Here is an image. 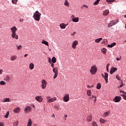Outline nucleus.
<instances>
[{"label": "nucleus", "mask_w": 126, "mask_h": 126, "mask_svg": "<svg viewBox=\"0 0 126 126\" xmlns=\"http://www.w3.org/2000/svg\"><path fill=\"white\" fill-rule=\"evenodd\" d=\"M0 74H2V69H0Z\"/></svg>", "instance_id": "57"}, {"label": "nucleus", "mask_w": 126, "mask_h": 126, "mask_svg": "<svg viewBox=\"0 0 126 126\" xmlns=\"http://www.w3.org/2000/svg\"><path fill=\"white\" fill-rule=\"evenodd\" d=\"M77 45H78V41L75 40L72 43V48L73 49H75V48H76V46H77Z\"/></svg>", "instance_id": "11"}, {"label": "nucleus", "mask_w": 126, "mask_h": 126, "mask_svg": "<svg viewBox=\"0 0 126 126\" xmlns=\"http://www.w3.org/2000/svg\"><path fill=\"white\" fill-rule=\"evenodd\" d=\"M17 0H12V3H14V4H16L17 2Z\"/></svg>", "instance_id": "40"}, {"label": "nucleus", "mask_w": 126, "mask_h": 126, "mask_svg": "<svg viewBox=\"0 0 126 126\" xmlns=\"http://www.w3.org/2000/svg\"><path fill=\"white\" fill-rule=\"evenodd\" d=\"M32 110V107L30 106H27L24 109V112L26 114H28Z\"/></svg>", "instance_id": "7"}, {"label": "nucleus", "mask_w": 126, "mask_h": 126, "mask_svg": "<svg viewBox=\"0 0 126 126\" xmlns=\"http://www.w3.org/2000/svg\"><path fill=\"white\" fill-rule=\"evenodd\" d=\"M120 93H122V94H126V93L124 91H123L122 90L120 91Z\"/></svg>", "instance_id": "47"}, {"label": "nucleus", "mask_w": 126, "mask_h": 126, "mask_svg": "<svg viewBox=\"0 0 126 126\" xmlns=\"http://www.w3.org/2000/svg\"><path fill=\"white\" fill-rule=\"evenodd\" d=\"M55 117H56V116L55 115V114L52 115V117H53V118H55Z\"/></svg>", "instance_id": "64"}, {"label": "nucleus", "mask_w": 126, "mask_h": 126, "mask_svg": "<svg viewBox=\"0 0 126 126\" xmlns=\"http://www.w3.org/2000/svg\"><path fill=\"white\" fill-rule=\"evenodd\" d=\"M97 89H101V84L98 83L96 86Z\"/></svg>", "instance_id": "36"}, {"label": "nucleus", "mask_w": 126, "mask_h": 126, "mask_svg": "<svg viewBox=\"0 0 126 126\" xmlns=\"http://www.w3.org/2000/svg\"><path fill=\"white\" fill-rule=\"evenodd\" d=\"M51 66H52V67H53V68H54V67H55V64H54V63H51Z\"/></svg>", "instance_id": "55"}, {"label": "nucleus", "mask_w": 126, "mask_h": 126, "mask_svg": "<svg viewBox=\"0 0 126 126\" xmlns=\"http://www.w3.org/2000/svg\"><path fill=\"white\" fill-rule=\"evenodd\" d=\"M53 71L55 74H58V67H55L53 69Z\"/></svg>", "instance_id": "21"}, {"label": "nucleus", "mask_w": 126, "mask_h": 126, "mask_svg": "<svg viewBox=\"0 0 126 126\" xmlns=\"http://www.w3.org/2000/svg\"><path fill=\"white\" fill-rule=\"evenodd\" d=\"M66 118H67V115H65L64 116V119L65 121H66Z\"/></svg>", "instance_id": "49"}, {"label": "nucleus", "mask_w": 126, "mask_h": 126, "mask_svg": "<svg viewBox=\"0 0 126 126\" xmlns=\"http://www.w3.org/2000/svg\"><path fill=\"white\" fill-rule=\"evenodd\" d=\"M94 103H96V101H97V97H94Z\"/></svg>", "instance_id": "51"}, {"label": "nucleus", "mask_w": 126, "mask_h": 126, "mask_svg": "<svg viewBox=\"0 0 126 126\" xmlns=\"http://www.w3.org/2000/svg\"><path fill=\"white\" fill-rule=\"evenodd\" d=\"M100 1V0H96L94 3V5H97L99 3V2Z\"/></svg>", "instance_id": "37"}, {"label": "nucleus", "mask_w": 126, "mask_h": 126, "mask_svg": "<svg viewBox=\"0 0 126 126\" xmlns=\"http://www.w3.org/2000/svg\"><path fill=\"white\" fill-rule=\"evenodd\" d=\"M65 27H66V26H65V24L62 23L60 24V28H61V29H65Z\"/></svg>", "instance_id": "20"}, {"label": "nucleus", "mask_w": 126, "mask_h": 126, "mask_svg": "<svg viewBox=\"0 0 126 126\" xmlns=\"http://www.w3.org/2000/svg\"><path fill=\"white\" fill-rule=\"evenodd\" d=\"M115 0H106V1L109 2H113L115 1Z\"/></svg>", "instance_id": "43"}, {"label": "nucleus", "mask_w": 126, "mask_h": 126, "mask_svg": "<svg viewBox=\"0 0 126 126\" xmlns=\"http://www.w3.org/2000/svg\"><path fill=\"white\" fill-rule=\"evenodd\" d=\"M108 14H109L108 10H106L103 12V15H107Z\"/></svg>", "instance_id": "31"}, {"label": "nucleus", "mask_w": 126, "mask_h": 126, "mask_svg": "<svg viewBox=\"0 0 126 126\" xmlns=\"http://www.w3.org/2000/svg\"><path fill=\"white\" fill-rule=\"evenodd\" d=\"M35 100H36L37 102L41 103V102L43 101V98H42V96H37L35 97Z\"/></svg>", "instance_id": "9"}, {"label": "nucleus", "mask_w": 126, "mask_h": 126, "mask_svg": "<svg viewBox=\"0 0 126 126\" xmlns=\"http://www.w3.org/2000/svg\"><path fill=\"white\" fill-rule=\"evenodd\" d=\"M118 22H119V20H113L110 23H109L108 26L107 27H108L109 28L112 27V26H114V25H115V24H117V23H118Z\"/></svg>", "instance_id": "3"}, {"label": "nucleus", "mask_w": 126, "mask_h": 126, "mask_svg": "<svg viewBox=\"0 0 126 126\" xmlns=\"http://www.w3.org/2000/svg\"><path fill=\"white\" fill-rule=\"evenodd\" d=\"M109 66H110V64L108 63L107 66H106V69H109Z\"/></svg>", "instance_id": "52"}, {"label": "nucleus", "mask_w": 126, "mask_h": 126, "mask_svg": "<svg viewBox=\"0 0 126 126\" xmlns=\"http://www.w3.org/2000/svg\"><path fill=\"white\" fill-rule=\"evenodd\" d=\"M19 122L18 121H16L13 123V126H18Z\"/></svg>", "instance_id": "35"}, {"label": "nucleus", "mask_w": 126, "mask_h": 126, "mask_svg": "<svg viewBox=\"0 0 126 126\" xmlns=\"http://www.w3.org/2000/svg\"><path fill=\"white\" fill-rule=\"evenodd\" d=\"M117 43L116 42H113L112 43H111L110 45V44H108L107 45V47L108 48H113V47H114V46H116V44Z\"/></svg>", "instance_id": "17"}, {"label": "nucleus", "mask_w": 126, "mask_h": 126, "mask_svg": "<svg viewBox=\"0 0 126 126\" xmlns=\"http://www.w3.org/2000/svg\"><path fill=\"white\" fill-rule=\"evenodd\" d=\"M58 74H55V75L53 77L54 79H56V78H57V77H58Z\"/></svg>", "instance_id": "42"}, {"label": "nucleus", "mask_w": 126, "mask_h": 126, "mask_svg": "<svg viewBox=\"0 0 126 126\" xmlns=\"http://www.w3.org/2000/svg\"><path fill=\"white\" fill-rule=\"evenodd\" d=\"M57 100V97H54L52 98H50V99L49 100V103H52V102H54Z\"/></svg>", "instance_id": "22"}, {"label": "nucleus", "mask_w": 126, "mask_h": 126, "mask_svg": "<svg viewBox=\"0 0 126 126\" xmlns=\"http://www.w3.org/2000/svg\"><path fill=\"white\" fill-rule=\"evenodd\" d=\"M48 62H49V63H52V60L50 59V58L48 59Z\"/></svg>", "instance_id": "54"}, {"label": "nucleus", "mask_w": 126, "mask_h": 126, "mask_svg": "<svg viewBox=\"0 0 126 126\" xmlns=\"http://www.w3.org/2000/svg\"><path fill=\"white\" fill-rule=\"evenodd\" d=\"M21 49H22V46L19 45V46H17V49L18 50H21Z\"/></svg>", "instance_id": "39"}, {"label": "nucleus", "mask_w": 126, "mask_h": 126, "mask_svg": "<svg viewBox=\"0 0 126 126\" xmlns=\"http://www.w3.org/2000/svg\"><path fill=\"white\" fill-rule=\"evenodd\" d=\"M10 101V99L9 98H5L4 99L3 102H9Z\"/></svg>", "instance_id": "34"}, {"label": "nucleus", "mask_w": 126, "mask_h": 126, "mask_svg": "<svg viewBox=\"0 0 126 126\" xmlns=\"http://www.w3.org/2000/svg\"><path fill=\"white\" fill-rule=\"evenodd\" d=\"M117 70H118V68H117V67H112L110 71V74H113V73H114V72H116V71Z\"/></svg>", "instance_id": "8"}, {"label": "nucleus", "mask_w": 126, "mask_h": 126, "mask_svg": "<svg viewBox=\"0 0 126 126\" xmlns=\"http://www.w3.org/2000/svg\"><path fill=\"white\" fill-rule=\"evenodd\" d=\"M95 97H96V96L92 95L91 99H94V98H95Z\"/></svg>", "instance_id": "50"}, {"label": "nucleus", "mask_w": 126, "mask_h": 126, "mask_svg": "<svg viewBox=\"0 0 126 126\" xmlns=\"http://www.w3.org/2000/svg\"><path fill=\"white\" fill-rule=\"evenodd\" d=\"M102 40H103V38H97L95 39V43H100Z\"/></svg>", "instance_id": "23"}, {"label": "nucleus", "mask_w": 126, "mask_h": 126, "mask_svg": "<svg viewBox=\"0 0 126 126\" xmlns=\"http://www.w3.org/2000/svg\"><path fill=\"white\" fill-rule=\"evenodd\" d=\"M19 21H20V22H23V21H24V19H20L19 20Z\"/></svg>", "instance_id": "53"}, {"label": "nucleus", "mask_w": 126, "mask_h": 126, "mask_svg": "<svg viewBox=\"0 0 126 126\" xmlns=\"http://www.w3.org/2000/svg\"><path fill=\"white\" fill-rule=\"evenodd\" d=\"M75 32H74L73 33L71 34V36H74V34H75Z\"/></svg>", "instance_id": "59"}, {"label": "nucleus", "mask_w": 126, "mask_h": 126, "mask_svg": "<svg viewBox=\"0 0 126 126\" xmlns=\"http://www.w3.org/2000/svg\"><path fill=\"white\" fill-rule=\"evenodd\" d=\"M32 126V120L31 119H29L27 126Z\"/></svg>", "instance_id": "27"}, {"label": "nucleus", "mask_w": 126, "mask_h": 126, "mask_svg": "<svg viewBox=\"0 0 126 126\" xmlns=\"http://www.w3.org/2000/svg\"><path fill=\"white\" fill-rule=\"evenodd\" d=\"M87 121L89 122H91L92 121V116H88V117H87Z\"/></svg>", "instance_id": "19"}, {"label": "nucleus", "mask_w": 126, "mask_h": 126, "mask_svg": "<svg viewBox=\"0 0 126 126\" xmlns=\"http://www.w3.org/2000/svg\"><path fill=\"white\" fill-rule=\"evenodd\" d=\"M41 86L42 87V89H45L46 87H47V81H46V80H42L41 81Z\"/></svg>", "instance_id": "4"}, {"label": "nucleus", "mask_w": 126, "mask_h": 126, "mask_svg": "<svg viewBox=\"0 0 126 126\" xmlns=\"http://www.w3.org/2000/svg\"><path fill=\"white\" fill-rule=\"evenodd\" d=\"M110 114H111V111L108 110L106 112L104 113L103 115V118H106V117H108L109 116Z\"/></svg>", "instance_id": "12"}, {"label": "nucleus", "mask_w": 126, "mask_h": 126, "mask_svg": "<svg viewBox=\"0 0 126 126\" xmlns=\"http://www.w3.org/2000/svg\"><path fill=\"white\" fill-rule=\"evenodd\" d=\"M52 62L53 63H57V59L56 58V57H53L52 58Z\"/></svg>", "instance_id": "26"}, {"label": "nucleus", "mask_w": 126, "mask_h": 126, "mask_svg": "<svg viewBox=\"0 0 126 126\" xmlns=\"http://www.w3.org/2000/svg\"><path fill=\"white\" fill-rule=\"evenodd\" d=\"M87 94L88 95V96H91V90H88L87 91Z\"/></svg>", "instance_id": "30"}, {"label": "nucleus", "mask_w": 126, "mask_h": 126, "mask_svg": "<svg viewBox=\"0 0 126 126\" xmlns=\"http://www.w3.org/2000/svg\"><path fill=\"white\" fill-rule=\"evenodd\" d=\"M63 100L64 102H68V101H69V94H66L65 96L63 97Z\"/></svg>", "instance_id": "5"}, {"label": "nucleus", "mask_w": 126, "mask_h": 126, "mask_svg": "<svg viewBox=\"0 0 126 126\" xmlns=\"http://www.w3.org/2000/svg\"><path fill=\"white\" fill-rule=\"evenodd\" d=\"M101 76H102V77H103V78H104L105 77V75H104V74H102Z\"/></svg>", "instance_id": "60"}, {"label": "nucleus", "mask_w": 126, "mask_h": 126, "mask_svg": "<svg viewBox=\"0 0 126 126\" xmlns=\"http://www.w3.org/2000/svg\"><path fill=\"white\" fill-rule=\"evenodd\" d=\"M72 21H73V22H78V21H79V18L78 17L73 18L72 19Z\"/></svg>", "instance_id": "18"}, {"label": "nucleus", "mask_w": 126, "mask_h": 126, "mask_svg": "<svg viewBox=\"0 0 126 126\" xmlns=\"http://www.w3.org/2000/svg\"><path fill=\"white\" fill-rule=\"evenodd\" d=\"M46 99L47 100V103H49V101L51 99V97L50 96H47Z\"/></svg>", "instance_id": "41"}, {"label": "nucleus", "mask_w": 126, "mask_h": 126, "mask_svg": "<svg viewBox=\"0 0 126 126\" xmlns=\"http://www.w3.org/2000/svg\"><path fill=\"white\" fill-rule=\"evenodd\" d=\"M8 116H9V111H7L5 115L4 116V118L7 119L8 118Z\"/></svg>", "instance_id": "33"}, {"label": "nucleus", "mask_w": 126, "mask_h": 126, "mask_svg": "<svg viewBox=\"0 0 126 126\" xmlns=\"http://www.w3.org/2000/svg\"><path fill=\"white\" fill-rule=\"evenodd\" d=\"M16 59H17V56H15V55H13L10 58V61H15V60H16Z\"/></svg>", "instance_id": "16"}, {"label": "nucleus", "mask_w": 126, "mask_h": 126, "mask_svg": "<svg viewBox=\"0 0 126 126\" xmlns=\"http://www.w3.org/2000/svg\"><path fill=\"white\" fill-rule=\"evenodd\" d=\"M54 108L56 110H59V106L58 105H54Z\"/></svg>", "instance_id": "46"}, {"label": "nucleus", "mask_w": 126, "mask_h": 126, "mask_svg": "<svg viewBox=\"0 0 126 126\" xmlns=\"http://www.w3.org/2000/svg\"><path fill=\"white\" fill-rule=\"evenodd\" d=\"M116 60H117V61H120V58H116Z\"/></svg>", "instance_id": "62"}, {"label": "nucleus", "mask_w": 126, "mask_h": 126, "mask_svg": "<svg viewBox=\"0 0 126 126\" xmlns=\"http://www.w3.org/2000/svg\"><path fill=\"white\" fill-rule=\"evenodd\" d=\"M116 78H117V79L118 80H121V78H120V76H118V75H116Z\"/></svg>", "instance_id": "44"}, {"label": "nucleus", "mask_w": 126, "mask_h": 126, "mask_svg": "<svg viewBox=\"0 0 126 126\" xmlns=\"http://www.w3.org/2000/svg\"><path fill=\"white\" fill-rule=\"evenodd\" d=\"M99 122L101 123V124H105L106 122H107V120H105L104 119L101 118L99 120Z\"/></svg>", "instance_id": "25"}, {"label": "nucleus", "mask_w": 126, "mask_h": 126, "mask_svg": "<svg viewBox=\"0 0 126 126\" xmlns=\"http://www.w3.org/2000/svg\"><path fill=\"white\" fill-rule=\"evenodd\" d=\"M21 110L19 108V107H16L15 109H14L13 112L14 113H15L16 114H17L18 113H20V111Z\"/></svg>", "instance_id": "14"}, {"label": "nucleus", "mask_w": 126, "mask_h": 126, "mask_svg": "<svg viewBox=\"0 0 126 126\" xmlns=\"http://www.w3.org/2000/svg\"><path fill=\"white\" fill-rule=\"evenodd\" d=\"M90 72L93 75L96 74V72H97V66L95 65H94L91 67Z\"/></svg>", "instance_id": "2"}, {"label": "nucleus", "mask_w": 126, "mask_h": 126, "mask_svg": "<svg viewBox=\"0 0 126 126\" xmlns=\"http://www.w3.org/2000/svg\"><path fill=\"white\" fill-rule=\"evenodd\" d=\"M109 76V74H108V73H104V79L105 80L106 83H108V77Z\"/></svg>", "instance_id": "15"}, {"label": "nucleus", "mask_w": 126, "mask_h": 126, "mask_svg": "<svg viewBox=\"0 0 126 126\" xmlns=\"http://www.w3.org/2000/svg\"><path fill=\"white\" fill-rule=\"evenodd\" d=\"M122 100V97L120 96H115L114 99H113L114 102H115V103H118L120 102V101Z\"/></svg>", "instance_id": "6"}, {"label": "nucleus", "mask_w": 126, "mask_h": 126, "mask_svg": "<svg viewBox=\"0 0 126 126\" xmlns=\"http://www.w3.org/2000/svg\"><path fill=\"white\" fill-rule=\"evenodd\" d=\"M0 126H4V125H3V123H2V122L0 123Z\"/></svg>", "instance_id": "56"}, {"label": "nucleus", "mask_w": 126, "mask_h": 126, "mask_svg": "<svg viewBox=\"0 0 126 126\" xmlns=\"http://www.w3.org/2000/svg\"><path fill=\"white\" fill-rule=\"evenodd\" d=\"M6 80H9V77L7 76L6 77Z\"/></svg>", "instance_id": "58"}, {"label": "nucleus", "mask_w": 126, "mask_h": 126, "mask_svg": "<svg viewBox=\"0 0 126 126\" xmlns=\"http://www.w3.org/2000/svg\"><path fill=\"white\" fill-rule=\"evenodd\" d=\"M10 30L12 32V34H13L14 33H16V31H17V28H16V27L14 26L10 29Z\"/></svg>", "instance_id": "10"}, {"label": "nucleus", "mask_w": 126, "mask_h": 126, "mask_svg": "<svg viewBox=\"0 0 126 126\" xmlns=\"http://www.w3.org/2000/svg\"><path fill=\"white\" fill-rule=\"evenodd\" d=\"M41 15H42L41 13L39 12L38 11H36L33 13L32 17L34 18V20H36V21H40V19H41Z\"/></svg>", "instance_id": "1"}, {"label": "nucleus", "mask_w": 126, "mask_h": 126, "mask_svg": "<svg viewBox=\"0 0 126 126\" xmlns=\"http://www.w3.org/2000/svg\"><path fill=\"white\" fill-rule=\"evenodd\" d=\"M101 52H102V53L105 55L106 54V53H107V49L106 48H102L101 49Z\"/></svg>", "instance_id": "24"}, {"label": "nucleus", "mask_w": 126, "mask_h": 126, "mask_svg": "<svg viewBox=\"0 0 126 126\" xmlns=\"http://www.w3.org/2000/svg\"><path fill=\"white\" fill-rule=\"evenodd\" d=\"M42 44H44V45H46V46H48L49 47V43L45 40H43L42 41Z\"/></svg>", "instance_id": "28"}, {"label": "nucleus", "mask_w": 126, "mask_h": 126, "mask_svg": "<svg viewBox=\"0 0 126 126\" xmlns=\"http://www.w3.org/2000/svg\"><path fill=\"white\" fill-rule=\"evenodd\" d=\"M64 4L66 6H68V5H69V3H68L67 0H65V2L64 3Z\"/></svg>", "instance_id": "32"}, {"label": "nucleus", "mask_w": 126, "mask_h": 126, "mask_svg": "<svg viewBox=\"0 0 126 126\" xmlns=\"http://www.w3.org/2000/svg\"><path fill=\"white\" fill-rule=\"evenodd\" d=\"M121 83H122V84L120 85V87H118V88H120V87H121V88L123 87V80H121Z\"/></svg>", "instance_id": "48"}, {"label": "nucleus", "mask_w": 126, "mask_h": 126, "mask_svg": "<svg viewBox=\"0 0 126 126\" xmlns=\"http://www.w3.org/2000/svg\"><path fill=\"white\" fill-rule=\"evenodd\" d=\"M93 87H94V86H93V85H92V86L88 85L87 86L88 88H93Z\"/></svg>", "instance_id": "45"}, {"label": "nucleus", "mask_w": 126, "mask_h": 126, "mask_svg": "<svg viewBox=\"0 0 126 126\" xmlns=\"http://www.w3.org/2000/svg\"><path fill=\"white\" fill-rule=\"evenodd\" d=\"M27 56H28V54H25V55H24V57H25V58H26V57H27Z\"/></svg>", "instance_id": "63"}, {"label": "nucleus", "mask_w": 126, "mask_h": 126, "mask_svg": "<svg viewBox=\"0 0 126 126\" xmlns=\"http://www.w3.org/2000/svg\"><path fill=\"white\" fill-rule=\"evenodd\" d=\"M11 37L13 39H16V40H18V35L16 34V32L14 33H11Z\"/></svg>", "instance_id": "13"}, {"label": "nucleus", "mask_w": 126, "mask_h": 126, "mask_svg": "<svg viewBox=\"0 0 126 126\" xmlns=\"http://www.w3.org/2000/svg\"><path fill=\"white\" fill-rule=\"evenodd\" d=\"M5 84H6L5 82L3 81H1L0 82V85H5Z\"/></svg>", "instance_id": "38"}, {"label": "nucleus", "mask_w": 126, "mask_h": 126, "mask_svg": "<svg viewBox=\"0 0 126 126\" xmlns=\"http://www.w3.org/2000/svg\"><path fill=\"white\" fill-rule=\"evenodd\" d=\"M83 6L86 7V8H88V6H86V5H83Z\"/></svg>", "instance_id": "61"}, {"label": "nucleus", "mask_w": 126, "mask_h": 126, "mask_svg": "<svg viewBox=\"0 0 126 126\" xmlns=\"http://www.w3.org/2000/svg\"><path fill=\"white\" fill-rule=\"evenodd\" d=\"M33 68H34V64L33 63H31L30 64V69H33Z\"/></svg>", "instance_id": "29"}]
</instances>
